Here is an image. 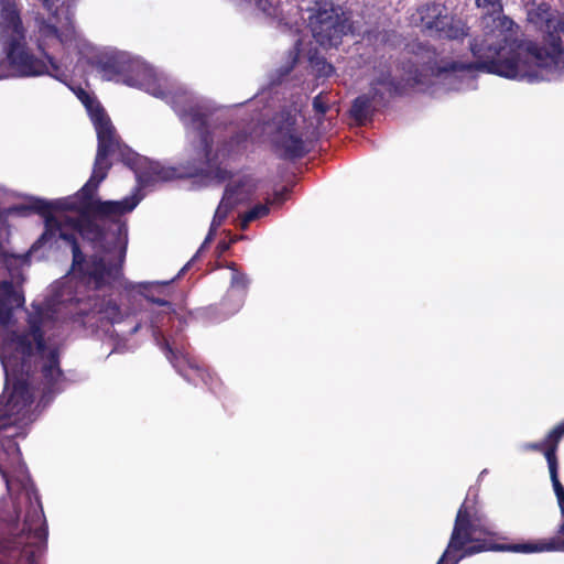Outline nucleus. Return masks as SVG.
<instances>
[{"label": "nucleus", "mask_w": 564, "mask_h": 564, "mask_svg": "<svg viewBox=\"0 0 564 564\" xmlns=\"http://www.w3.org/2000/svg\"><path fill=\"white\" fill-rule=\"evenodd\" d=\"M507 35L501 29H490L479 37L470 41L469 48L475 62L437 61V50L434 45L424 42L410 44L409 53L413 55L410 61L414 69H410V78L415 84H423L424 77H441L448 73L482 72L499 75L506 78H517L520 75V53L512 52L510 56L501 58L506 48Z\"/></svg>", "instance_id": "obj_1"}, {"label": "nucleus", "mask_w": 564, "mask_h": 564, "mask_svg": "<svg viewBox=\"0 0 564 564\" xmlns=\"http://www.w3.org/2000/svg\"><path fill=\"white\" fill-rule=\"evenodd\" d=\"M93 124L97 134V152L94 161L93 172L89 180L79 189L78 210L84 215H97L100 219L116 221L119 217L131 213L140 203L141 197L137 194L124 197L121 200H101L94 198L99 185L106 180L112 163L109 156H115L113 124L108 115L97 109L93 115Z\"/></svg>", "instance_id": "obj_2"}, {"label": "nucleus", "mask_w": 564, "mask_h": 564, "mask_svg": "<svg viewBox=\"0 0 564 564\" xmlns=\"http://www.w3.org/2000/svg\"><path fill=\"white\" fill-rule=\"evenodd\" d=\"M7 345L12 351L11 356L18 357V366L22 375L29 378L32 373L31 360L36 350V364L44 397H53L64 390L66 377L61 368V347L57 344H46L41 314L29 317L26 329L12 330Z\"/></svg>", "instance_id": "obj_3"}, {"label": "nucleus", "mask_w": 564, "mask_h": 564, "mask_svg": "<svg viewBox=\"0 0 564 564\" xmlns=\"http://www.w3.org/2000/svg\"><path fill=\"white\" fill-rule=\"evenodd\" d=\"M251 140V132L241 129L230 135L228 139L218 143L217 149L213 150V137L210 132H204L197 144L193 145L189 158L183 165V175L187 177H198L223 183L232 177V173L223 167L224 161L241 155L248 149Z\"/></svg>", "instance_id": "obj_4"}, {"label": "nucleus", "mask_w": 564, "mask_h": 564, "mask_svg": "<svg viewBox=\"0 0 564 564\" xmlns=\"http://www.w3.org/2000/svg\"><path fill=\"white\" fill-rule=\"evenodd\" d=\"M410 25L426 37L463 42L469 35L467 23L445 3L429 1L415 7L409 17Z\"/></svg>", "instance_id": "obj_5"}, {"label": "nucleus", "mask_w": 564, "mask_h": 564, "mask_svg": "<svg viewBox=\"0 0 564 564\" xmlns=\"http://www.w3.org/2000/svg\"><path fill=\"white\" fill-rule=\"evenodd\" d=\"M66 228L69 225L66 223V217L62 220L61 231L58 238L67 242L72 248L73 261L72 269L83 280L93 283L95 290L117 281L121 275L122 264L126 257V248L120 249L119 259L117 262H106V260L97 254L89 257L87 260L74 232H68Z\"/></svg>", "instance_id": "obj_6"}, {"label": "nucleus", "mask_w": 564, "mask_h": 564, "mask_svg": "<svg viewBox=\"0 0 564 564\" xmlns=\"http://www.w3.org/2000/svg\"><path fill=\"white\" fill-rule=\"evenodd\" d=\"M36 506H31L26 511L21 533L0 540V564H17V561L25 556L28 564H37L33 550H29L26 540L33 538L45 541L47 529L40 498L36 497Z\"/></svg>", "instance_id": "obj_7"}, {"label": "nucleus", "mask_w": 564, "mask_h": 564, "mask_svg": "<svg viewBox=\"0 0 564 564\" xmlns=\"http://www.w3.org/2000/svg\"><path fill=\"white\" fill-rule=\"evenodd\" d=\"M6 51V58L10 74L19 77H34L50 75L57 80L65 83L67 74L48 53H44V61L34 56L26 44V35L22 39H12L2 42Z\"/></svg>", "instance_id": "obj_8"}, {"label": "nucleus", "mask_w": 564, "mask_h": 564, "mask_svg": "<svg viewBox=\"0 0 564 564\" xmlns=\"http://www.w3.org/2000/svg\"><path fill=\"white\" fill-rule=\"evenodd\" d=\"M313 132L300 127L297 118L291 112H281L274 122L272 148L278 158L286 161L300 160L306 156L313 148Z\"/></svg>", "instance_id": "obj_9"}, {"label": "nucleus", "mask_w": 564, "mask_h": 564, "mask_svg": "<svg viewBox=\"0 0 564 564\" xmlns=\"http://www.w3.org/2000/svg\"><path fill=\"white\" fill-rule=\"evenodd\" d=\"M7 378L12 376V389L3 401L0 398V430L15 424L20 415L28 411L33 403V393L29 377L22 375L18 366V357L0 355Z\"/></svg>", "instance_id": "obj_10"}, {"label": "nucleus", "mask_w": 564, "mask_h": 564, "mask_svg": "<svg viewBox=\"0 0 564 564\" xmlns=\"http://www.w3.org/2000/svg\"><path fill=\"white\" fill-rule=\"evenodd\" d=\"M113 142L117 143L113 145L115 156L134 172L138 184L141 187L154 185L159 182L171 181L175 177L188 178L183 175V165L186 160L180 164L178 170L175 167H165L158 162L148 161L147 158L134 152L121 140L115 127Z\"/></svg>", "instance_id": "obj_11"}, {"label": "nucleus", "mask_w": 564, "mask_h": 564, "mask_svg": "<svg viewBox=\"0 0 564 564\" xmlns=\"http://www.w3.org/2000/svg\"><path fill=\"white\" fill-rule=\"evenodd\" d=\"M74 323L79 324L91 333L108 330L110 326L122 319L119 304L97 293L75 299V310L70 316Z\"/></svg>", "instance_id": "obj_12"}, {"label": "nucleus", "mask_w": 564, "mask_h": 564, "mask_svg": "<svg viewBox=\"0 0 564 564\" xmlns=\"http://www.w3.org/2000/svg\"><path fill=\"white\" fill-rule=\"evenodd\" d=\"M539 15L544 21V45L534 42L525 45L527 54L539 67L564 69V22L552 17L549 8H539Z\"/></svg>", "instance_id": "obj_13"}, {"label": "nucleus", "mask_w": 564, "mask_h": 564, "mask_svg": "<svg viewBox=\"0 0 564 564\" xmlns=\"http://www.w3.org/2000/svg\"><path fill=\"white\" fill-rule=\"evenodd\" d=\"M308 10L315 12L310 17L313 37L323 47L337 46L350 30L345 13L329 0H314V7H308Z\"/></svg>", "instance_id": "obj_14"}, {"label": "nucleus", "mask_w": 564, "mask_h": 564, "mask_svg": "<svg viewBox=\"0 0 564 564\" xmlns=\"http://www.w3.org/2000/svg\"><path fill=\"white\" fill-rule=\"evenodd\" d=\"M47 20L37 18V48L44 53L54 44L61 46L72 41L75 34L74 4L69 0L55 6Z\"/></svg>", "instance_id": "obj_15"}, {"label": "nucleus", "mask_w": 564, "mask_h": 564, "mask_svg": "<svg viewBox=\"0 0 564 564\" xmlns=\"http://www.w3.org/2000/svg\"><path fill=\"white\" fill-rule=\"evenodd\" d=\"M26 35L21 12L14 0H0V40L22 39Z\"/></svg>", "instance_id": "obj_16"}, {"label": "nucleus", "mask_w": 564, "mask_h": 564, "mask_svg": "<svg viewBox=\"0 0 564 564\" xmlns=\"http://www.w3.org/2000/svg\"><path fill=\"white\" fill-rule=\"evenodd\" d=\"M564 437V420L555 425L541 442L527 443L525 451L540 452L546 458L550 476L558 471L557 448Z\"/></svg>", "instance_id": "obj_17"}, {"label": "nucleus", "mask_w": 564, "mask_h": 564, "mask_svg": "<svg viewBox=\"0 0 564 564\" xmlns=\"http://www.w3.org/2000/svg\"><path fill=\"white\" fill-rule=\"evenodd\" d=\"M95 219H100L97 215H84L79 213V217H66L69 228L78 232L83 239L94 243L101 245L106 238V230Z\"/></svg>", "instance_id": "obj_18"}, {"label": "nucleus", "mask_w": 564, "mask_h": 564, "mask_svg": "<svg viewBox=\"0 0 564 564\" xmlns=\"http://www.w3.org/2000/svg\"><path fill=\"white\" fill-rule=\"evenodd\" d=\"M230 297V294H227L218 304L198 307L191 312L189 315L193 319L205 323H216L226 319L237 313L241 307L240 302L231 305Z\"/></svg>", "instance_id": "obj_19"}, {"label": "nucleus", "mask_w": 564, "mask_h": 564, "mask_svg": "<svg viewBox=\"0 0 564 564\" xmlns=\"http://www.w3.org/2000/svg\"><path fill=\"white\" fill-rule=\"evenodd\" d=\"M24 297L18 293L11 281L0 282V324L8 326L13 317V306H22Z\"/></svg>", "instance_id": "obj_20"}, {"label": "nucleus", "mask_w": 564, "mask_h": 564, "mask_svg": "<svg viewBox=\"0 0 564 564\" xmlns=\"http://www.w3.org/2000/svg\"><path fill=\"white\" fill-rule=\"evenodd\" d=\"M153 78V72L150 67L137 59H126L121 83L131 87L148 88Z\"/></svg>", "instance_id": "obj_21"}, {"label": "nucleus", "mask_w": 564, "mask_h": 564, "mask_svg": "<svg viewBox=\"0 0 564 564\" xmlns=\"http://www.w3.org/2000/svg\"><path fill=\"white\" fill-rule=\"evenodd\" d=\"M245 185L246 182L243 180H239L238 182L234 184H228L226 186L220 204L214 215L210 225L212 227L217 229L227 218L230 210L241 202V198L239 196Z\"/></svg>", "instance_id": "obj_22"}, {"label": "nucleus", "mask_w": 564, "mask_h": 564, "mask_svg": "<svg viewBox=\"0 0 564 564\" xmlns=\"http://www.w3.org/2000/svg\"><path fill=\"white\" fill-rule=\"evenodd\" d=\"M126 59L122 56H112L97 62V70L106 80H115L121 83L122 73L124 72Z\"/></svg>", "instance_id": "obj_23"}, {"label": "nucleus", "mask_w": 564, "mask_h": 564, "mask_svg": "<svg viewBox=\"0 0 564 564\" xmlns=\"http://www.w3.org/2000/svg\"><path fill=\"white\" fill-rule=\"evenodd\" d=\"M372 105V97L362 94L352 101L349 115L357 124L364 126L373 115Z\"/></svg>", "instance_id": "obj_24"}, {"label": "nucleus", "mask_w": 564, "mask_h": 564, "mask_svg": "<svg viewBox=\"0 0 564 564\" xmlns=\"http://www.w3.org/2000/svg\"><path fill=\"white\" fill-rule=\"evenodd\" d=\"M181 119L199 132V140L208 130V117L198 106H191L181 113Z\"/></svg>", "instance_id": "obj_25"}, {"label": "nucleus", "mask_w": 564, "mask_h": 564, "mask_svg": "<svg viewBox=\"0 0 564 564\" xmlns=\"http://www.w3.org/2000/svg\"><path fill=\"white\" fill-rule=\"evenodd\" d=\"M63 219L57 217H50L44 221V231L34 243V248L43 247L48 242L56 241L58 238V231H61V225Z\"/></svg>", "instance_id": "obj_26"}, {"label": "nucleus", "mask_w": 564, "mask_h": 564, "mask_svg": "<svg viewBox=\"0 0 564 564\" xmlns=\"http://www.w3.org/2000/svg\"><path fill=\"white\" fill-rule=\"evenodd\" d=\"M30 209L42 216L44 218V221H46L47 218L55 217L53 215V210H73L74 207L72 205H66L62 203H51L45 199H36L30 206Z\"/></svg>", "instance_id": "obj_27"}, {"label": "nucleus", "mask_w": 564, "mask_h": 564, "mask_svg": "<svg viewBox=\"0 0 564 564\" xmlns=\"http://www.w3.org/2000/svg\"><path fill=\"white\" fill-rule=\"evenodd\" d=\"M269 205L270 204L268 202L265 204H257L247 213H245L240 223L241 229H247L251 221L267 216L270 213Z\"/></svg>", "instance_id": "obj_28"}, {"label": "nucleus", "mask_w": 564, "mask_h": 564, "mask_svg": "<svg viewBox=\"0 0 564 564\" xmlns=\"http://www.w3.org/2000/svg\"><path fill=\"white\" fill-rule=\"evenodd\" d=\"M154 285V283H150V282H143V283H140L139 284V288H140V294L142 296H144V299L152 303V304H156L159 306H163V307H166L167 310H173V304L165 300V299H161V297H158L155 296L152 292H151V288Z\"/></svg>", "instance_id": "obj_29"}, {"label": "nucleus", "mask_w": 564, "mask_h": 564, "mask_svg": "<svg viewBox=\"0 0 564 564\" xmlns=\"http://www.w3.org/2000/svg\"><path fill=\"white\" fill-rule=\"evenodd\" d=\"M376 84H379L381 87L386 88L390 96H401L404 90L402 83L391 77L390 75L377 78Z\"/></svg>", "instance_id": "obj_30"}, {"label": "nucleus", "mask_w": 564, "mask_h": 564, "mask_svg": "<svg viewBox=\"0 0 564 564\" xmlns=\"http://www.w3.org/2000/svg\"><path fill=\"white\" fill-rule=\"evenodd\" d=\"M227 268L232 270L231 281H230L231 288H237L242 291H246L249 285V280H248L247 275L245 273H241L238 271L237 264L235 262H229L227 264Z\"/></svg>", "instance_id": "obj_31"}, {"label": "nucleus", "mask_w": 564, "mask_h": 564, "mask_svg": "<svg viewBox=\"0 0 564 564\" xmlns=\"http://www.w3.org/2000/svg\"><path fill=\"white\" fill-rule=\"evenodd\" d=\"M185 380H187L191 383L196 384V379H200L204 383H207V378H210L209 372L198 366H189V369L182 373Z\"/></svg>", "instance_id": "obj_32"}, {"label": "nucleus", "mask_w": 564, "mask_h": 564, "mask_svg": "<svg viewBox=\"0 0 564 564\" xmlns=\"http://www.w3.org/2000/svg\"><path fill=\"white\" fill-rule=\"evenodd\" d=\"M216 230H217L216 228H214V227H212V226H210L209 231H208V234H207V236H206V238H205L204 242L202 243V246H200L199 250H198V251H197V253H196V254H195V256H194V257H193V258H192V259H191V260H189V261H188V262H187V263H186V264H185L181 270H180V272H178V273H177V275H176V278H177V279H178V278H181L182 275H184V274H185V272H187V271L191 269V267H192L193 262H194V261L196 260V258L198 257L199 251H200L202 249H204V248H205V247H206V246H207V245H208V243L214 239V236H215Z\"/></svg>", "instance_id": "obj_33"}, {"label": "nucleus", "mask_w": 564, "mask_h": 564, "mask_svg": "<svg viewBox=\"0 0 564 564\" xmlns=\"http://www.w3.org/2000/svg\"><path fill=\"white\" fill-rule=\"evenodd\" d=\"M78 98L83 101V104L87 107V109L89 110V113H90V119L93 120V115L94 112L97 110V109H101L106 115L107 112L105 111V109L98 104V102H95L90 96L88 95L87 91H85L83 88H79L78 90V94H77Z\"/></svg>", "instance_id": "obj_34"}, {"label": "nucleus", "mask_w": 564, "mask_h": 564, "mask_svg": "<svg viewBox=\"0 0 564 564\" xmlns=\"http://www.w3.org/2000/svg\"><path fill=\"white\" fill-rule=\"evenodd\" d=\"M312 105L315 113L319 116H324L329 109L327 98L323 94L315 96L313 98Z\"/></svg>", "instance_id": "obj_35"}, {"label": "nucleus", "mask_w": 564, "mask_h": 564, "mask_svg": "<svg viewBox=\"0 0 564 564\" xmlns=\"http://www.w3.org/2000/svg\"><path fill=\"white\" fill-rule=\"evenodd\" d=\"M380 85L376 84V79L371 83L369 93L370 97H372V102H382L384 100V94L378 88Z\"/></svg>", "instance_id": "obj_36"}, {"label": "nucleus", "mask_w": 564, "mask_h": 564, "mask_svg": "<svg viewBox=\"0 0 564 564\" xmlns=\"http://www.w3.org/2000/svg\"><path fill=\"white\" fill-rule=\"evenodd\" d=\"M478 7L490 8L491 12L501 11L500 0H476Z\"/></svg>", "instance_id": "obj_37"}, {"label": "nucleus", "mask_w": 564, "mask_h": 564, "mask_svg": "<svg viewBox=\"0 0 564 564\" xmlns=\"http://www.w3.org/2000/svg\"><path fill=\"white\" fill-rule=\"evenodd\" d=\"M290 189L284 186L281 191H276L274 192V197L272 200H268L269 204H273V203H283L286 198V195L289 194Z\"/></svg>", "instance_id": "obj_38"}, {"label": "nucleus", "mask_w": 564, "mask_h": 564, "mask_svg": "<svg viewBox=\"0 0 564 564\" xmlns=\"http://www.w3.org/2000/svg\"><path fill=\"white\" fill-rule=\"evenodd\" d=\"M230 247V242H227L226 240H221L217 243V251L219 254H221L223 252L227 251Z\"/></svg>", "instance_id": "obj_39"}, {"label": "nucleus", "mask_w": 564, "mask_h": 564, "mask_svg": "<svg viewBox=\"0 0 564 564\" xmlns=\"http://www.w3.org/2000/svg\"><path fill=\"white\" fill-rule=\"evenodd\" d=\"M324 68H326L324 72L326 76L330 75V73L334 70V67L330 64H324Z\"/></svg>", "instance_id": "obj_40"}, {"label": "nucleus", "mask_w": 564, "mask_h": 564, "mask_svg": "<svg viewBox=\"0 0 564 564\" xmlns=\"http://www.w3.org/2000/svg\"><path fill=\"white\" fill-rule=\"evenodd\" d=\"M437 564H453V560L442 561V557L438 560Z\"/></svg>", "instance_id": "obj_41"}, {"label": "nucleus", "mask_w": 564, "mask_h": 564, "mask_svg": "<svg viewBox=\"0 0 564 564\" xmlns=\"http://www.w3.org/2000/svg\"><path fill=\"white\" fill-rule=\"evenodd\" d=\"M170 282H156V285H167Z\"/></svg>", "instance_id": "obj_42"}, {"label": "nucleus", "mask_w": 564, "mask_h": 564, "mask_svg": "<svg viewBox=\"0 0 564 564\" xmlns=\"http://www.w3.org/2000/svg\"><path fill=\"white\" fill-rule=\"evenodd\" d=\"M3 77H6V75L0 73V79L3 78Z\"/></svg>", "instance_id": "obj_43"}]
</instances>
